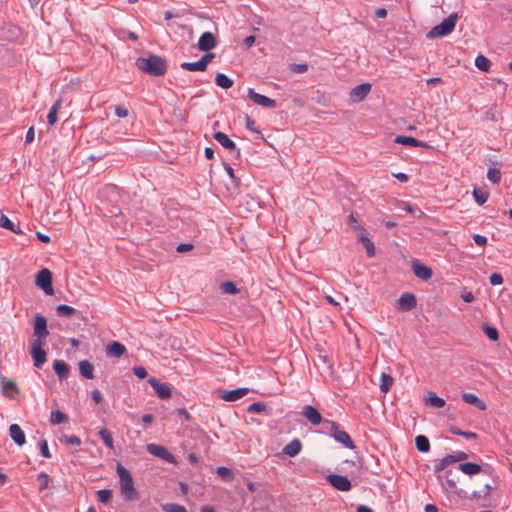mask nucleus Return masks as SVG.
Segmentation results:
<instances>
[{
    "mask_svg": "<svg viewBox=\"0 0 512 512\" xmlns=\"http://www.w3.org/2000/svg\"><path fill=\"white\" fill-rule=\"evenodd\" d=\"M394 141H395V143H398V144L408 145V146H413V147H428V145L426 143L421 142L411 136L399 135L395 138Z\"/></svg>",
    "mask_w": 512,
    "mask_h": 512,
    "instance_id": "22",
    "label": "nucleus"
},
{
    "mask_svg": "<svg viewBox=\"0 0 512 512\" xmlns=\"http://www.w3.org/2000/svg\"><path fill=\"white\" fill-rule=\"evenodd\" d=\"M451 474V472H447V475H446V479H445V482L443 483V487L447 490V491H454L456 489V481L452 478H449V475Z\"/></svg>",
    "mask_w": 512,
    "mask_h": 512,
    "instance_id": "51",
    "label": "nucleus"
},
{
    "mask_svg": "<svg viewBox=\"0 0 512 512\" xmlns=\"http://www.w3.org/2000/svg\"><path fill=\"white\" fill-rule=\"evenodd\" d=\"M462 399L470 405L476 406L479 410L485 411L486 410V404L480 400L475 394L472 393H464L462 395Z\"/></svg>",
    "mask_w": 512,
    "mask_h": 512,
    "instance_id": "23",
    "label": "nucleus"
},
{
    "mask_svg": "<svg viewBox=\"0 0 512 512\" xmlns=\"http://www.w3.org/2000/svg\"><path fill=\"white\" fill-rule=\"evenodd\" d=\"M53 368L60 379H66L68 377L70 369L64 361L55 360Z\"/></svg>",
    "mask_w": 512,
    "mask_h": 512,
    "instance_id": "24",
    "label": "nucleus"
},
{
    "mask_svg": "<svg viewBox=\"0 0 512 512\" xmlns=\"http://www.w3.org/2000/svg\"><path fill=\"white\" fill-rule=\"evenodd\" d=\"M475 66L482 72H489L492 66V62L486 56L479 54L475 58Z\"/></svg>",
    "mask_w": 512,
    "mask_h": 512,
    "instance_id": "26",
    "label": "nucleus"
},
{
    "mask_svg": "<svg viewBox=\"0 0 512 512\" xmlns=\"http://www.w3.org/2000/svg\"><path fill=\"white\" fill-rule=\"evenodd\" d=\"M247 93H248V97L250 98V100L259 106H262L265 108H270V109H275L277 106L276 101L274 99H271L265 95L259 94V93L255 92L254 89H252V88H249Z\"/></svg>",
    "mask_w": 512,
    "mask_h": 512,
    "instance_id": "8",
    "label": "nucleus"
},
{
    "mask_svg": "<svg viewBox=\"0 0 512 512\" xmlns=\"http://www.w3.org/2000/svg\"><path fill=\"white\" fill-rule=\"evenodd\" d=\"M37 479L39 481V490L43 491L49 485V476L48 474L41 472L38 474Z\"/></svg>",
    "mask_w": 512,
    "mask_h": 512,
    "instance_id": "50",
    "label": "nucleus"
},
{
    "mask_svg": "<svg viewBox=\"0 0 512 512\" xmlns=\"http://www.w3.org/2000/svg\"><path fill=\"white\" fill-rule=\"evenodd\" d=\"M450 431L451 433L455 434V435H460V436H463L467 439H475L477 438V434L474 433V432H470V431H462L456 427H451L450 428Z\"/></svg>",
    "mask_w": 512,
    "mask_h": 512,
    "instance_id": "48",
    "label": "nucleus"
},
{
    "mask_svg": "<svg viewBox=\"0 0 512 512\" xmlns=\"http://www.w3.org/2000/svg\"><path fill=\"white\" fill-rule=\"evenodd\" d=\"M327 481L339 491L346 492L351 489V482L345 476L332 474L327 476Z\"/></svg>",
    "mask_w": 512,
    "mask_h": 512,
    "instance_id": "12",
    "label": "nucleus"
},
{
    "mask_svg": "<svg viewBox=\"0 0 512 512\" xmlns=\"http://www.w3.org/2000/svg\"><path fill=\"white\" fill-rule=\"evenodd\" d=\"M164 512H187L184 506L174 503H168L162 506Z\"/></svg>",
    "mask_w": 512,
    "mask_h": 512,
    "instance_id": "44",
    "label": "nucleus"
},
{
    "mask_svg": "<svg viewBox=\"0 0 512 512\" xmlns=\"http://www.w3.org/2000/svg\"><path fill=\"white\" fill-rule=\"evenodd\" d=\"M217 474L222 479H225V480H232L234 478V475H233L232 471L229 468L224 467V466H221V467L217 468Z\"/></svg>",
    "mask_w": 512,
    "mask_h": 512,
    "instance_id": "49",
    "label": "nucleus"
},
{
    "mask_svg": "<svg viewBox=\"0 0 512 512\" xmlns=\"http://www.w3.org/2000/svg\"><path fill=\"white\" fill-rule=\"evenodd\" d=\"M147 451L158 458L165 460L171 464H177L173 454H171L164 446L159 444L150 443L147 445Z\"/></svg>",
    "mask_w": 512,
    "mask_h": 512,
    "instance_id": "7",
    "label": "nucleus"
},
{
    "mask_svg": "<svg viewBox=\"0 0 512 512\" xmlns=\"http://www.w3.org/2000/svg\"><path fill=\"white\" fill-rule=\"evenodd\" d=\"M302 415L313 425H318L322 422L321 414L311 405H306L303 407Z\"/></svg>",
    "mask_w": 512,
    "mask_h": 512,
    "instance_id": "17",
    "label": "nucleus"
},
{
    "mask_svg": "<svg viewBox=\"0 0 512 512\" xmlns=\"http://www.w3.org/2000/svg\"><path fill=\"white\" fill-rule=\"evenodd\" d=\"M133 373L135 374V376H137L140 379H144L148 375L145 367H143V366H135L133 368Z\"/></svg>",
    "mask_w": 512,
    "mask_h": 512,
    "instance_id": "55",
    "label": "nucleus"
},
{
    "mask_svg": "<svg viewBox=\"0 0 512 512\" xmlns=\"http://www.w3.org/2000/svg\"><path fill=\"white\" fill-rule=\"evenodd\" d=\"M2 393L8 399H14L18 393L19 389L17 384L14 381H2Z\"/></svg>",
    "mask_w": 512,
    "mask_h": 512,
    "instance_id": "19",
    "label": "nucleus"
},
{
    "mask_svg": "<svg viewBox=\"0 0 512 512\" xmlns=\"http://www.w3.org/2000/svg\"><path fill=\"white\" fill-rule=\"evenodd\" d=\"M181 68L187 71H201L204 72L206 69L204 68L201 60L197 62H183Z\"/></svg>",
    "mask_w": 512,
    "mask_h": 512,
    "instance_id": "37",
    "label": "nucleus"
},
{
    "mask_svg": "<svg viewBox=\"0 0 512 512\" xmlns=\"http://www.w3.org/2000/svg\"><path fill=\"white\" fill-rule=\"evenodd\" d=\"M215 55L213 53H207L201 57V63L204 68L207 69L208 64L214 59Z\"/></svg>",
    "mask_w": 512,
    "mask_h": 512,
    "instance_id": "57",
    "label": "nucleus"
},
{
    "mask_svg": "<svg viewBox=\"0 0 512 512\" xmlns=\"http://www.w3.org/2000/svg\"><path fill=\"white\" fill-rule=\"evenodd\" d=\"M459 470L464 474L472 476L480 473L482 468L476 463L466 462L459 465Z\"/></svg>",
    "mask_w": 512,
    "mask_h": 512,
    "instance_id": "25",
    "label": "nucleus"
},
{
    "mask_svg": "<svg viewBox=\"0 0 512 512\" xmlns=\"http://www.w3.org/2000/svg\"><path fill=\"white\" fill-rule=\"evenodd\" d=\"M393 384H394V379H393L392 376H390L389 374H386V373H382L381 374L380 390L383 393H387L388 391H390V389L392 388Z\"/></svg>",
    "mask_w": 512,
    "mask_h": 512,
    "instance_id": "29",
    "label": "nucleus"
},
{
    "mask_svg": "<svg viewBox=\"0 0 512 512\" xmlns=\"http://www.w3.org/2000/svg\"><path fill=\"white\" fill-rule=\"evenodd\" d=\"M60 441L62 443L69 444V445H75V446L81 445L80 438L78 436H75V435H63L60 438Z\"/></svg>",
    "mask_w": 512,
    "mask_h": 512,
    "instance_id": "43",
    "label": "nucleus"
},
{
    "mask_svg": "<svg viewBox=\"0 0 512 512\" xmlns=\"http://www.w3.org/2000/svg\"><path fill=\"white\" fill-rule=\"evenodd\" d=\"M91 396H92L93 401L97 404L101 403L103 400L101 392L97 389L92 391Z\"/></svg>",
    "mask_w": 512,
    "mask_h": 512,
    "instance_id": "61",
    "label": "nucleus"
},
{
    "mask_svg": "<svg viewBox=\"0 0 512 512\" xmlns=\"http://www.w3.org/2000/svg\"><path fill=\"white\" fill-rule=\"evenodd\" d=\"M9 435L18 446H23L26 443L25 433L18 424L10 425Z\"/></svg>",
    "mask_w": 512,
    "mask_h": 512,
    "instance_id": "18",
    "label": "nucleus"
},
{
    "mask_svg": "<svg viewBox=\"0 0 512 512\" xmlns=\"http://www.w3.org/2000/svg\"><path fill=\"white\" fill-rule=\"evenodd\" d=\"M33 334L36 337L34 341H40L43 343L49 335V331L47 329V320L39 313L35 315Z\"/></svg>",
    "mask_w": 512,
    "mask_h": 512,
    "instance_id": "5",
    "label": "nucleus"
},
{
    "mask_svg": "<svg viewBox=\"0 0 512 512\" xmlns=\"http://www.w3.org/2000/svg\"><path fill=\"white\" fill-rule=\"evenodd\" d=\"M416 304V297L412 293H403L397 301L398 308L403 311L412 310Z\"/></svg>",
    "mask_w": 512,
    "mask_h": 512,
    "instance_id": "14",
    "label": "nucleus"
},
{
    "mask_svg": "<svg viewBox=\"0 0 512 512\" xmlns=\"http://www.w3.org/2000/svg\"><path fill=\"white\" fill-rule=\"evenodd\" d=\"M501 176H502V174H501V171L499 169L490 168L487 171V178L493 184H498L500 182V180H501Z\"/></svg>",
    "mask_w": 512,
    "mask_h": 512,
    "instance_id": "40",
    "label": "nucleus"
},
{
    "mask_svg": "<svg viewBox=\"0 0 512 512\" xmlns=\"http://www.w3.org/2000/svg\"><path fill=\"white\" fill-rule=\"evenodd\" d=\"M460 296H461L462 300H463L464 302H466V303H471V302H473V301H474V299H475V298H474V295H473L471 292L466 291V290H465V291H463V292L461 293V295H460Z\"/></svg>",
    "mask_w": 512,
    "mask_h": 512,
    "instance_id": "58",
    "label": "nucleus"
},
{
    "mask_svg": "<svg viewBox=\"0 0 512 512\" xmlns=\"http://www.w3.org/2000/svg\"><path fill=\"white\" fill-rule=\"evenodd\" d=\"M331 428H332V436L337 441L342 443L345 447L349 449H354L355 445L352 441L349 434L343 430H340L334 422H331Z\"/></svg>",
    "mask_w": 512,
    "mask_h": 512,
    "instance_id": "9",
    "label": "nucleus"
},
{
    "mask_svg": "<svg viewBox=\"0 0 512 512\" xmlns=\"http://www.w3.org/2000/svg\"><path fill=\"white\" fill-rule=\"evenodd\" d=\"M214 138L226 149L233 150L236 147L235 143L223 132H216Z\"/></svg>",
    "mask_w": 512,
    "mask_h": 512,
    "instance_id": "28",
    "label": "nucleus"
},
{
    "mask_svg": "<svg viewBox=\"0 0 512 512\" xmlns=\"http://www.w3.org/2000/svg\"><path fill=\"white\" fill-rule=\"evenodd\" d=\"M216 38L211 32H204L198 41V48L201 51H209L216 46Z\"/></svg>",
    "mask_w": 512,
    "mask_h": 512,
    "instance_id": "16",
    "label": "nucleus"
},
{
    "mask_svg": "<svg viewBox=\"0 0 512 512\" xmlns=\"http://www.w3.org/2000/svg\"><path fill=\"white\" fill-rule=\"evenodd\" d=\"M116 471L120 479L121 493L124 495L125 500H136L138 498V494L129 471L120 463L117 464Z\"/></svg>",
    "mask_w": 512,
    "mask_h": 512,
    "instance_id": "2",
    "label": "nucleus"
},
{
    "mask_svg": "<svg viewBox=\"0 0 512 512\" xmlns=\"http://www.w3.org/2000/svg\"><path fill=\"white\" fill-rule=\"evenodd\" d=\"M62 100L58 99L54 105L51 107L48 115H47V121L50 125H54L57 122V114L61 107Z\"/></svg>",
    "mask_w": 512,
    "mask_h": 512,
    "instance_id": "32",
    "label": "nucleus"
},
{
    "mask_svg": "<svg viewBox=\"0 0 512 512\" xmlns=\"http://www.w3.org/2000/svg\"><path fill=\"white\" fill-rule=\"evenodd\" d=\"M0 227L8 229L15 234H22L21 229H19L6 215L2 214L0 217Z\"/></svg>",
    "mask_w": 512,
    "mask_h": 512,
    "instance_id": "30",
    "label": "nucleus"
},
{
    "mask_svg": "<svg viewBox=\"0 0 512 512\" xmlns=\"http://www.w3.org/2000/svg\"><path fill=\"white\" fill-rule=\"evenodd\" d=\"M148 382L151 385V387L154 389V391L157 393L159 398L168 399L171 397V395H172L171 388L166 383L159 382L155 378H150L148 380Z\"/></svg>",
    "mask_w": 512,
    "mask_h": 512,
    "instance_id": "13",
    "label": "nucleus"
},
{
    "mask_svg": "<svg viewBox=\"0 0 512 512\" xmlns=\"http://www.w3.org/2000/svg\"><path fill=\"white\" fill-rule=\"evenodd\" d=\"M412 270L416 277L422 280H429L432 277V270L418 260L412 262Z\"/></svg>",
    "mask_w": 512,
    "mask_h": 512,
    "instance_id": "15",
    "label": "nucleus"
},
{
    "mask_svg": "<svg viewBox=\"0 0 512 512\" xmlns=\"http://www.w3.org/2000/svg\"><path fill=\"white\" fill-rule=\"evenodd\" d=\"M43 342L32 341L30 344V354L34 361V366L40 368L47 360V354L42 348Z\"/></svg>",
    "mask_w": 512,
    "mask_h": 512,
    "instance_id": "6",
    "label": "nucleus"
},
{
    "mask_svg": "<svg viewBox=\"0 0 512 512\" xmlns=\"http://www.w3.org/2000/svg\"><path fill=\"white\" fill-rule=\"evenodd\" d=\"M483 330L486 334V336L492 340V341H496L498 340L499 338V333H498V330L494 327H491L489 325H483Z\"/></svg>",
    "mask_w": 512,
    "mask_h": 512,
    "instance_id": "45",
    "label": "nucleus"
},
{
    "mask_svg": "<svg viewBox=\"0 0 512 512\" xmlns=\"http://www.w3.org/2000/svg\"><path fill=\"white\" fill-rule=\"evenodd\" d=\"M458 20L457 13H451L448 18L443 20L440 24L434 26L428 33V39H436L449 35L456 26Z\"/></svg>",
    "mask_w": 512,
    "mask_h": 512,
    "instance_id": "3",
    "label": "nucleus"
},
{
    "mask_svg": "<svg viewBox=\"0 0 512 512\" xmlns=\"http://www.w3.org/2000/svg\"><path fill=\"white\" fill-rule=\"evenodd\" d=\"M427 402L435 408H441L445 405V400L433 392L429 393Z\"/></svg>",
    "mask_w": 512,
    "mask_h": 512,
    "instance_id": "39",
    "label": "nucleus"
},
{
    "mask_svg": "<svg viewBox=\"0 0 512 512\" xmlns=\"http://www.w3.org/2000/svg\"><path fill=\"white\" fill-rule=\"evenodd\" d=\"M490 283L491 285L495 286V285H500L503 283V278L501 276V274H498V273H493L490 278Z\"/></svg>",
    "mask_w": 512,
    "mask_h": 512,
    "instance_id": "56",
    "label": "nucleus"
},
{
    "mask_svg": "<svg viewBox=\"0 0 512 512\" xmlns=\"http://www.w3.org/2000/svg\"><path fill=\"white\" fill-rule=\"evenodd\" d=\"M472 194L475 202L478 203L479 205H483L487 201L489 196V193L486 190L480 188H475Z\"/></svg>",
    "mask_w": 512,
    "mask_h": 512,
    "instance_id": "36",
    "label": "nucleus"
},
{
    "mask_svg": "<svg viewBox=\"0 0 512 512\" xmlns=\"http://www.w3.org/2000/svg\"><path fill=\"white\" fill-rule=\"evenodd\" d=\"M97 497L101 503L106 504V503L110 502V500L112 498V492L107 489H102V490L97 491Z\"/></svg>",
    "mask_w": 512,
    "mask_h": 512,
    "instance_id": "47",
    "label": "nucleus"
},
{
    "mask_svg": "<svg viewBox=\"0 0 512 512\" xmlns=\"http://www.w3.org/2000/svg\"><path fill=\"white\" fill-rule=\"evenodd\" d=\"M80 374L86 379H92L94 377V367L88 360H82L79 362Z\"/></svg>",
    "mask_w": 512,
    "mask_h": 512,
    "instance_id": "27",
    "label": "nucleus"
},
{
    "mask_svg": "<svg viewBox=\"0 0 512 512\" xmlns=\"http://www.w3.org/2000/svg\"><path fill=\"white\" fill-rule=\"evenodd\" d=\"M371 88L372 86L370 83H363L355 86L354 88L351 89L349 93L351 101H353L354 103H359L363 101L370 93Z\"/></svg>",
    "mask_w": 512,
    "mask_h": 512,
    "instance_id": "10",
    "label": "nucleus"
},
{
    "mask_svg": "<svg viewBox=\"0 0 512 512\" xmlns=\"http://www.w3.org/2000/svg\"><path fill=\"white\" fill-rule=\"evenodd\" d=\"M192 248H193L192 244H180L177 247V251L180 252V253H183V252L190 251Z\"/></svg>",
    "mask_w": 512,
    "mask_h": 512,
    "instance_id": "64",
    "label": "nucleus"
},
{
    "mask_svg": "<svg viewBox=\"0 0 512 512\" xmlns=\"http://www.w3.org/2000/svg\"><path fill=\"white\" fill-rule=\"evenodd\" d=\"M220 290L225 293V294H236L238 293V289L236 287V285L231 282V281H226V282H223L221 285H220Z\"/></svg>",
    "mask_w": 512,
    "mask_h": 512,
    "instance_id": "41",
    "label": "nucleus"
},
{
    "mask_svg": "<svg viewBox=\"0 0 512 512\" xmlns=\"http://www.w3.org/2000/svg\"><path fill=\"white\" fill-rule=\"evenodd\" d=\"M359 241L363 244L369 257L375 256V246L373 242L368 237H366L363 232L359 236Z\"/></svg>",
    "mask_w": 512,
    "mask_h": 512,
    "instance_id": "31",
    "label": "nucleus"
},
{
    "mask_svg": "<svg viewBox=\"0 0 512 512\" xmlns=\"http://www.w3.org/2000/svg\"><path fill=\"white\" fill-rule=\"evenodd\" d=\"M451 463H454V459H452L449 455L442 458L439 463H437L435 465V471L436 472H441L443 471L448 465H450Z\"/></svg>",
    "mask_w": 512,
    "mask_h": 512,
    "instance_id": "46",
    "label": "nucleus"
},
{
    "mask_svg": "<svg viewBox=\"0 0 512 512\" xmlns=\"http://www.w3.org/2000/svg\"><path fill=\"white\" fill-rule=\"evenodd\" d=\"M40 453L44 458H51V454L48 448V443L46 440H42L39 443Z\"/></svg>",
    "mask_w": 512,
    "mask_h": 512,
    "instance_id": "54",
    "label": "nucleus"
},
{
    "mask_svg": "<svg viewBox=\"0 0 512 512\" xmlns=\"http://www.w3.org/2000/svg\"><path fill=\"white\" fill-rule=\"evenodd\" d=\"M99 436L109 449H114V440L111 432L107 428H101L99 431Z\"/></svg>",
    "mask_w": 512,
    "mask_h": 512,
    "instance_id": "34",
    "label": "nucleus"
},
{
    "mask_svg": "<svg viewBox=\"0 0 512 512\" xmlns=\"http://www.w3.org/2000/svg\"><path fill=\"white\" fill-rule=\"evenodd\" d=\"M35 285L44 291L47 295H53L54 289L52 286V273L49 269H41L35 277Z\"/></svg>",
    "mask_w": 512,
    "mask_h": 512,
    "instance_id": "4",
    "label": "nucleus"
},
{
    "mask_svg": "<svg viewBox=\"0 0 512 512\" xmlns=\"http://www.w3.org/2000/svg\"><path fill=\"white\" fill-rule=\"evenodd\" d=\"M416 448L422 453H426L430 450V443L426 436L418 435L415 439Z\"/></svg>",
    "mask_w": 512,
    "mask_h": 512,
    "instance_id": "33",
    "label": "nucleus"
},
{
    "mask_svg": "<svg viewBox=\"0 0 512 512\" xmlns=\"http://www.w3.org/2000/svg\"><path fill=\"white\" fill-rule=\"evenodd\" d=\"M248 391L249 390L247 388H237L234 390L221 389L218 390L217 393L222 400L227 402H234L244 397L248 393Z\"/></svg>",
    "mask_w": 512,
    "mask_h": 512,
    "instance_id": "11",
    "label": "nucleus"
},
{
    "mask_svg": "<svg viewBox=\"0 0 512 512\" xmlns=\"http://www.w3.org/2000/svg\"><path fill=\"white\" fill-rule=\"evenodd\" d=\"M473 240L477 245H485L487 243V237L480 235V234H474Z\"/></svg>",
    "mask_w": 512,
    "mask_h": 512,
    "instance_id": "60",
    "label": "nucleus"
},
{
    "mask_svg": "<svg viewBox=\"0 0 512 512\" xmlns=\"http://www.w3.org/2000/svg\"><path fill=\"white\" fill-rule=\"evenodd\" d=\"M126 352V348L120 342H112L106 347V354L111 357L120 358Z\"/></svg>",
    "mask_w": 512,
    "mask_h": 512,
    "instance_id": "21",
    "label": "nucleus"
},
{
    "mask_svg": "<svg viewBox=\"0 0 512 512\" xmlns=\"http://www.w3.org/2000/svg\"><path fill=\"white\" fill-rule=\"evenodd\" d=\"M34 136H35L34 128L30 127L28 129L27 133H26L25 142L26 143H31L34 140Z\"/></svg>",
    "mask_w": 512,
    "mask_h": 512,
    "instance_id": "63",
    "label": "nucleus"
},
{
    "mask_svg": "<svg viewBox=\"0 0 512 512\" xmlns=\"http://www.w3.org/2000/svg\"><path fill=\"white\" fill-rule=\"evenodd\" d=\"M265 409H266V406L263 403L254 402L248 407L247 411L254 412V413H261V412L265 411Z\"/></svg>",
    "mask_w": 512,
    "mask_h": 512,
    "instance_id": "52",
    "label": "nucleus"
},
{
    "mask_svg": "<svg viewBox=\"0 0 512 512\" xmlns=\"http://www.w3.org/2000/svg\"><path fill=\"white\" fill-rule=\"evenodd\" d=\"M56 312L59 316H71L75 313V309L71 306L61 304L57 306Z\"/></svg>",
    "mask_w": 512,
    "mask_h": 512,
    "instance_id": "42",
    "label": "nucleus"
},
{
    "mask_svg": "<svg viewBox=\"0 0 512 512\" xmlns=\"http://www.w3.org/2000/svg\"><path fill=\"white\" fill-rule=\"evenodd\" d=\"M302 450V443L299 439H293L283 448V453L289 457L297 456Z\"/></svg>",
    "mask_w": 512,
    "mask_h": 512,
    "instance_id": "20",
    "label": "nucleus"
},
{
    "mask_svg": "<svg viewBox=\"0 0 512 512\" xmlns=\"http://www.w3.org/2000/svg\"><path fill=\"white\" fill-rule=\"evenodd\" d=\"M215 82L219 87L223 89H229L233 85V81L223 73L216 74Z\"/></svg>",
    "mask_w": 512,
    "mask_h": 512,
    "instance_id": "35",
    "label": "nucleus"
},
{
    "mask_svg": "<svg viewBox=\"0 0 512 512\" xmlns=\"http://www.w3.org/2000/svg\"><path fill=\"white\" fill-rule=\"evenodd\" d=\"M308 69L307 64H296L293 66V71L296 73H304Z\"/></svg>",
    "mask_w": 512,
    "mask_h": 512,
    "instance_id": "62",
    "label": "nucleus"
},
{
    "mask_svg": "<svg viewBox=\"0 0 512 512\" xmlns=\"http://www.w3.org/2000/svg\"><path fill=\"white\" fill-rule=\"evenodd\" d=\"M136 67L142 72L151 76H162L167 71L166 61L157 55H149L136 60Z\"/></svg>",
    "mask_w": 512,
    "mask_h": 512,
    "instance_id": "1",
    "label": "nucleus"
},
{
    "mask_svg": "<svg viewBox=\"0 0 512 512\" xmlns=\"http://www.w3.org/2000/svg\"><path fill=\"white\" fill-rule=\"evenodd\" d=\"M348 223H349L350 227H351L353 230H355V231H362V232H364V229L362 228V226H360V225L358 224V221H357V219H356V217H355V215H354V214H352V213H351V214L349 215V217H348Z\"/></svg>",
    "mask_w": 512,
    "mask_h": 512,
    "instance_id": "53",
    "label": "nucleus"
},
{
    "mask_svg": "<svg viewBox=\"0 0 512 512\" xmlns=\"http://www.w3.org/2000/svg\"><path fill=\"white\" fill-rule=\"evenodd\" d=\"M50 421L54 425L60 424V423H66V422H68V417L63 412L57 410V411H53L51 413Z\"/></svg>",
    "mask_w": 512,
    "mask_h": 512,
    "instance_id": "38",
    "label": "nucleus"
},
{
    "mask_svg": "<svg viewBox=\"0 0 512 512\" xmlns=\"http://www.w3.org/2000/svg\"><path fill=\"white\" fill-rule=\"evenodd\" d=\"M115 114L120 118H125L128 116V110L123 106H116Z\"/></svg>",
    "mask_w": 512,
    "mask_h": 512,
    "instance_id": "59",
    "label": "nucleus"
}]
</instances>
